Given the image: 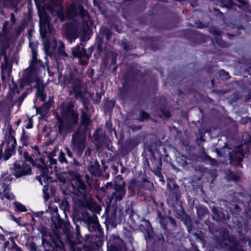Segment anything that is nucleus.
Listing matches in <instances>:
<instances>
[{
  "label": "nucleus",
  "mask_w": 251,
  "mask_h": 251,
  "mask_svg": "<svg viewBox=\"0 0 251 251\" xmlns=\"http://www.w3.org/2000/svg\"><path fill=\"white\" fill-rule=\"evenodd\" d=\"M29 47L32 50V58L30 65V69L31 71H34L36 68V65H37L38 61L37 59L36 50L34 47H32V44L29 43Z\"/></svg>",
  "instance_id": "obj_15"
},
{
  "label": "nucleus",
  "mask_w": 251,
  "mask_h": 251,
  "mask_svg": "<svg viewBox=\"0 0 251 251\" xmlns=\"http://www.w3.org/2000/svg\"><path fill=\"white\" fill-rule=\"evenodd\" d=\"M14 247L16 251H22L21 249L19 248L16 244H14Z\"/></svg>",
  "instance_id": "obj_32"
},
{
  "label": "nucleus",
  "mask_w": 251,
  "mask_h": 251,
  "mask_svg": "<svg viewBox=\"0 0 251 251\" xmlns=\"http://www.w3.org/2000/svg\"><path fill=\"white\" fill-rule=\"evenodd\" d=\"M85 220L87 221V222L89 224L94 223L96 224L97 223V219L95 217H92L91 216H88L87 217H85Z\"/></svg>",
  "instance_id": "obj_21"
},
{
  "label": "nucleus",
  "mask_w": 251,
  "mask_h": 251,
  "mask_svg": "<svg viewBox=\"0 0 251 251\" xmlns=\"http://www.w3.org/2000/svg\"><path fill=\"white\" fill-rule=\"evenodd\" d=\"M151 236H152L151 233L150 232H148V237H149V238L151 237Z\"/></svg>",
  "instance_id": "obj_40"
},
{
  "label": "nucleus",
  "mask_w": 251,
  "mask_h": 251,
  "mask_svg": "<svg viewBox=\"0 0 251 251\" xmlns=\"http://www.w3.org/2000/svg\"><path fill=\"white\" fill-rule=\"evenodd\" d=\"M43 45L47 55L51 56L57 50V43L54 37H52L50 40H45Z\"/></svg>",
  "instance_id": "obj_9"
},
{
  "label": "nucleus",
  "mask_w": 251,
  "mask_h": 251,
  "mask_svg": "<svg viewBox=\"0 0 251 251\" xmlns=\"http://www.w3.org/2000/svg\"><path fill=\"white\" fill-rule=\"evenodd\" d=\"M24 157L26 161L29 162L33 166L36 165V164L35 163L33 159L31 157L28 156L27 153L26 152L24 153Z\"/></svg>",
  "instance_id": "obj_22"
},
{
  "label": "nucleus",
  "mask_w": 251,
  "mask_h": 251,
  "mask_svg": "<svg viewBox=\"0 0 251 251\" xmlns=\"http://www.w3.org/2000/svg\"><path fill=\"white\" fill-rule=\"evenodd\" d=\"M169 115H170V114H169V113H168V114L167 115V116L168 117H169Z\"/></svg>",
  "instance_id": "obj_48"
},
{
  "label": "nucleus",
  "mask_w": 251,
  "mask_h": 251,
  "mask_svg": "<svg viewBox=\"0 0 251 251\" xmlns=\"http://www.w3.org/2000/svg\"><path fill=\"white\" fill-rule=\"evenodd\" d=\"M79 227L78 226H76V230L77 231V232L78 233L79 232Z\"/></svg>",
  "instance_id": "obj_38"
},
{
  "label": "nucleus",
  "mask_w": 251,
  "mask_h": 251,
  "mask_svg": "<svg viewBox=\"0 0 251 251\" xmlns=\"http://www.w3.org/2000/svg\"><path fill=\"white\" fill-rule=\"evenodd\" d=\"M8 244V241L5 242L4 243V247H5V248H6V247H7V246Z\"/></svg>",
  "instance_id": "obj_37"
},
{
  "label": "nucleus",
  "mask_w": 251,
  "mask_h": 251,
  "mask_svg": "<svg viewBox=\"0 0 251 251\" xmlns=\"http://www.w3.org/2000/svg\"><path fill=\"white\" fill-rule=\"evenodd\" d=\"M5 235H10L9 239H10L11 240L12 238H14L17 236V234L16 233H13V232L9 233L8 232H6V233H5Z\"/></svg>",
  "instance_id": "obj_26"
},
{
  "label": "nucleus",
  "mask_w": 251,
  "mask_h": 251,
  "mask_svg": "<svg viewBox=\"0 0 251 251\" xmlns=\"http://www.w3.org/2000/svg\"><path fill=\"white\" fill-rule=\"evenodd\" d=\"M48 190V186H47L46 185H45L43 187V193H46V191Z\"/></svg>",
  "instance_id": "obj_33"
},
{
  "label": "nucleus",
  "mask_w": 251,
  "mask_h": 251,
  "mask_svg": "<svg viewBox=\"0 0 251 251\" xmlns=\"http://www.w3.org/2000/svg\"><path fill=\"white\" fill-rule=\"evenodd\" d=\"M73 149L80 155L85 148V136L84 134L76 132L72 138Z\"/></svg>",
  "instance_id": "obj_5"
},
{
  "label": "nucleus",
  "mask_w": 251,
  "mask_h": 251,
  "mask_svg": "<svg viewBox=\"0 0 251 251\" xmlns=\"http://www.w3.org/2000/svg\"><path fill=\"white\" fill-rule=\"evenodd\" d=\"M22 96H23V97H24V98L25 97H26V95H24V94H23V95H22Z\"/></svg>",
  "instance_id": "obj_45"
},
{
  "label": "nucleus",
  "mask_w": 251,
  "mask_h": 251,
  "mask_svg": "<svg viewBox=\"0 0 251 251\" xmlns=\"http://www.w3.org/2000/svg\"><path fill=\"white\" fill-rule=\"evenodd\" d=\"M64 45L63 43L61 41H59L58 42V46L57 47L58 52L60 55H64V56H67V54L64 51Z\"/></svg>",
  "instance_id": "obj_18"
},
{
  "label": "nucleus",
  "mask_w": 251,
  "mask_h": 251,
  "mask_svg": "<svg viewBox=\"0 0 251 251\" xmlns=\"http://www.w3.org/2000/svg\"><path fill=\"white\" fill-rule=\"evenodd\" d=\"M114 192L112 195V198H116L117 200H121L126 194V186L123 183L122 184H115L114 186Z\"/></svg>",
  "instance_id": "obj_11"
},
{
  "label": "nucleus",
  "mask_w": 251,
  "mask_h": 251,
  "mask_svg": "<svg viewBox=\"0 0 251 251\" xmlns=\"http://www.w3.org/2000/svg\"><path fill=\"white\" fill-rule=\"evenodd\" d=\"M44 242H45V241H44V238H42V244H44Z\"/></svg>",
  "instance_id": "obj_44"
},
{
  "label": "nucleus",
  "mask_w": 251,
  "mask_h": 251,
  "mask_svg": "<svg viewBox=\"0 0 251 251\" xmlns=\"http://www.w3.org/2000/svg\"><path fill=\"white\" fill-rule=\"evenodd\" d=\"M35 151L38 152V147H37V146L35 147Z\"/></svg>",
  "instance_id": "obj_42"
},
{
  "label": "nucleus",
  "mask_w": 251,
  "mask_h": 251,
  "mask_svg": "<svg viewBox=\"0 0 251 251\" xmlns=\"http://www.w3.org/2000/svg\"><path fill=\"white\" fill-rule=\"evenodd\" d=\"M32 125H31V124H30V125L29 124V125H28V126H27V128H31V127H32Z\"/></svg>",
  "instance_id": "obj_41"
},
{
  "label": "nucleus",
  "mask_w": 251,
  "mask_h": 251,
  "mask_svg": "<svg viewBox=\"0 0 251 251\" xmlns=\"http://www.w3.org/2000/svg\"><path fill=\"white\" fill-rule=\"evenodd\" d=\"M81 63H82L83 65H85V64H86V61H82V62H81Z\"/></svg>",
  "instance_id": "obj_43"
},
{
  "label": "nucleus",
  "mask_w": 251,
  "mask_h": 251,
  "mask_svg": "<svg viewBox=\"0 0 251 251\" xmlns=\"http://www.w3.org/2000/svg\"><path fill=\"white\" fill-rule=\"evenodd\" d=\"M44 199H45V201H48L49 198V194L47 193H44Z\"/></svg>",
  "instance_id": "obj_30"
},
{
  "label": "nucleus",
  "mask_w": 251,
  "mask_h": 251,
  "mask_svg": "<svg viewBox=\"0 0 251 251\" xmlns=\"http://www.w3.org/2000/svg\"><path fill=\"white\" fill-rule=\"evenodd\" d=\"M15 206L17 211L19 212H26L27 209L26 207L19 202L16 201L14 203Z\"/></svg>",
  "instance_id": "obj_17"
},
{
  "label": "nucleus",
  "mask_w": 251,
  "mask_h": 251,
  "mask_svg": "<svg viewBox=\"0 0 251 251\" xmlns=\"http://www.w3.org/2000/svg\"><path fill=\"white\" fill-rule=\"evenodd\" d=\"M14 170V175L16 177L29 175L31 173V169L29 166L23 161H19L15 163Z\"/></svg>",
  "instance_id": "obj_7"
},
{
  "label": "nucleus",
  "mask_w": 251,
  "mask_h": 251,
  "mask_svg": "<svg viewBox=\"0 0 251 251\" xmlns=\"http://www.w3.org/2000/svg\"><path fill=\"white\" fill-rule=\"evenodd\" d=\"M9 40L6 35L1 34L0 35V48L1 54L4 56V62L1 65L2 72H5L9 68L8 61L6 59L5 50L9 47Z\"/></svg>",
  "instance_id": "obj_6"
},
{
  "label": "nucleus",
  "mask_w": 251,
  "mask_h": 251,
  "mask_svg": "<svg viewBox=\"0 0 251 251\" xmlns=\"http://www.w3.org/2000/svg\"><path fill=\"white\" fill-rule=\"evenodd\" d=\"M76 181L77 182V185L78 189L80 190H84L85 188V185L83 182L78 179H77Z\"/></svg>",
  "instance_id": "obj_24"
},
{
  "label": "nucleus",
  "mask_w": 251,
  "mask_h": 251,
  "mask_svg": "<svg viewBox=\"0 0 251 251\" xmlns=\"http://www.w3.org/2000/svg\"><path fill=\"white\" fill-rule=\"evenodd\" d=\"M58 160L61 163H67V160H66V158L65 157V154L62 151H61L60 152V154H59V155L58 157Z\"/></svg>",
  "instance_id": "obj_23"
},
{
  "label": "nucleus",
  "mask_w": 251,
  "mask_h": 251,
  "mask_svg": "<svg viewBox=\"0 0 251 251\" xmlns=\"http://www.w3.org/2000/svg\"><path fill=\"white\" fill-rule=\"evenodd\" d=\"M62 118H58V130L60 134H66L72 128L71 125L76 124L78 114L69 106L61 110Z\"/></svg>",
  "instance_id": "obj_1"
},
{
  "label": "nucleus",
  "mask_w": 251,
  "mask_h": 251,
  "mask_svg": "<svg viewBox=\"0 0 251 251\" xmlns=\"http://www.w3.org/2000/svg\"><path fill=\"white\" fill-rule=\"evenodd\" d=\"M142 115H143V116L144 117V118L147 119V118H148V114H147V113H146L143 112V113H142Z\"/></svg>",
  "instance_id": "obj_34"
},
{
  "label": "nucleus",
  "mask_w": 251,
  "mask_h": 251,
  "mask_svg": "<svg viewBox=\"0 0 251 251\" xmlns=\"http://www.w3.org/2000/svg\"><path fill=\"white\" fill-rule=\"evenodd\" d=\"M38 97H40V99L41 100H45L44 95L43 94V93L42 92H39L38 94Z\"/></svg>",
  "instance_id": "obj_27"
},
{
  "label": "nucleus",
  "mask_w": 251,
  "mask_h": 251,
  "mask_svg": "<svg viewBox=\"0 0 251 251\" xmlns=\"http://www.w3.org/2000/svg\"><path fill=\"white\" fill-rule=\"evenodd\" d=\"M41 164H37V167L38 169V173L40 174V175L37 176V178L39 181L41 185H43L42 180L44 181H49L50 179V178L48 176V169L47 167V165L45 163V162L41 160Z\"/></svg>",
  "instance_id": "obj_8"
},
{
  "label": "nucleus",
  "mask_w": 251,
  "mask_h": 251,
  "mask_svg": "<svg viewBox=\"0 0 251 251\" xmlns=\"http://www.w3.org/2000/svg\"><path fill=\"white\" fill-rule=\"evenodd\" d=\"M11 20H12V21H13V22L15 21V18H14V16L13 14H11Z\"/></svg>",
  "instance_id": "obj_35"
},
{
  "label": "nucleus",
  "mask_w": 251,
  "mask_h": 251,
  "mask_svg": "<svg viewBox=\"0 0 251 251\" xmlns=\"http://www.w3.org/2000/svg\"><path fill=\"white\" fill-rule=\"evenodd\" d=\"M4 28H5V25H4V26L3 27V29H4Z\"/></svg>",
  "instance_id": "obj_49"
},
{
  "label": "nucleus",
  "mask_w": 251,
  "mask_h": 251,
  "mask_svg": "<svg viewBox=\"0 0 251 251\" xmlns=\"http://www.w3.org/2000/svg\"><path fill=\"white\" fill-rule=\"evenodd\" d=\"M13 220L15 221L17 223H18L19 225L20 222V219L19 218H16L15 217H14L13 216L12 217Z\"/></svg>",
  "instance_id": "obj_31"
},
{
  "label": "nucleus",
  "mask_w": 251,
  "mask_h": 251,
  "mask_svg": "<svg viewBox=\"0 0 251 251\" xmlns=\"http://www.w3.org/2000/svg\"><path fill=\"white\" fill-rule=\"evenodd\" d=\"M40 17V31L41 36L45 38L48 31L51 35L54 33V29L49 23V16L45 11V9L39 10Z\"/></svg>",
  "instance_id": "obj_2"
},
{
  "label": "nucleus",
  "mask_w": 251,
  "mask_h": 251,
  "mask_svg": "<svg viewBox=\"0 0 251 251\" xmlns=\"http://www.w3.org/2000/svg\"><path fill=\"white\" fill-rule=\"evenodd\" d=\"M77 14H79L84 21L89 19L88 12L79 4L72 3L67 7V15L69 18H73Z\"/></svg>",
  "instance_id": "obj_4"
},
{
  "label": "nucleus",
  "mask_w": 251,
  "mask_h": 251,
  "mask_svg": "<svg viewBox=\"0 0 251 251\" xmlns=\"http://www.w3.org/2000/svg\"><path fill=\"white\" fill-rule=\"evenodd\" d=\"M6 5H14L17 2V0H3Z\"/></svg>",
  "instance_id": "obj_25"
},
{
  "label": "nucleus",
  "mask_w": 251,
  "mask_h": 251,
  "mask_svg": "<svg viewBox=\"0 0 251 251\" xmlns=\"http://www.w3.org/2000/svg\"><path fill=\"white\" fill-rule=\"evenodd\" d=\"M242 147L243 146L237 147L235 149L234 153L230 154L229 158L231 163H233L234 160H236L238 164L242 161V158L244 155V153L241 150Z\"/></svg>",
  "instance_id": "obj_12"
},
{
  "label": "nucleus",
  "mask_w": 251,
  "mask_h": 251,
  "mask_svg": "<svg viewBox=\"0 0 251 251\" xmlns=\"http://www.w3.org/2000/svg\"><path fill=\"white\" fill-rule=\"evenodd\" d=\"M62 0H50V3H46V8L53 15H56L61 21L65 20V15L61 6Z\"/></svg>",
  "instance_id": "obj_3"
},
{
  "label": "nucleus",
  "mask_w": 251,
  "mask_h": 251,
  "mask_svg": "<svg viewBox=\"0 0 251 251\" xmlns=\"http://www.w3.org/2000/svg\"><path fill=\"white\" fill-rule=\"evenodd\" d=\"M48 161L50 162L49 165L51 168L56 167V164L57 162L56 159L53 158L51 156H49L48 158Z\"/></svg>",
  "instance_id": "obj_20"
},
{
  "label": "nucleus",
  "mask_w": 251,
  "mask_h": 251,
  "mask_svg": "<svg viewBox=\"0 0 251 251\" xmlns=\"http://www.w3.org/2000/svg\"><path fill=\"white\" fill-rule=\"evenodd\" d=\"M73 54L77 57H86L87 59H89L90 57V54L87 53L86 50L83 49H80L79 46H76L72 49Z\"/></svg>",
  "instance_id": "obj_13"
},
{
  "label": "nucleus",
  "mask_w": 251,
  "mask_h": 251,
  "mask_svg": "<svg viewBox=\"0 0 251 251\" xmlns=\"http://www.w3.org/2000/svg\"><path fill=\"white\" fill-rule=\"evenodd\" d=\"M6 149L5 150V154L4 156V160H8L11 156V152L15 148L16 144V139L11 135H8L6 137Z\"/></svg>",
  "instance_id": "obj_10"
},
{
  "label": "nucleus",
  "mask_w": 251,
  "mask_h": 251,
  "mask_svg": "<svg viewBox=\"0 0 251 251\" xmlns=\"http://www.w3.org/2000/svg\"><path fill=\"white\" fill-rule=\"evenodd\" d=\"M81 123L83 125L88 126L90 124V119L86 114L83 112L81 115Z\"/></svg>",
  "instance_id": "obj_19"
},
{
  "label": "nucleus",
  "mask_w": 251,
  "mask_h": 251,
  "mask_svg": "<svg viewBox=\"0 0 251 251\" xmlns=\"http://www.w3.org/2000/svg\"><path fill=\"white\" fill-rule=\"evenodd\" d=\"M65 150L67 153L68 156L70 157H71L72 156V154L70 151V150L69 149V148L67 147H65Z\"/></svg>",
  "instance_id": "obj_28"
},
{
  "label": "nucleus",
  "mask_w": 251,
  "mask_h": 251,
  "mask_svg": "<svg viewBox=\"0 0 251 251\" xmlns=\"http://www.w3.org/2000/svg\"><path fill=\"white\" fill-rule=\"evenodd\" d=\"M159 180H160V181H163V180H162V178H161V177H160V179H159Z\"/></svg>",
  "instance_id": "obj_47"
},
{
  "label": "nucleus",
  "mask_w": 251,
  "mask_h": 251,
  "mask_svg": "<svg viewBox=\"0 0 251 251\" xmlns=\"http://www.w3.org/2000/svg\"><path fill=\"white\" fill-rule=\"evenodd\" d=\"M1 154H2V150H1V149L0 148V159L1 158V156H2Z\"/></svg>",
  "instance_id": "obj_39"
},
{
  "label": "nucleus",
  "mask_w": 251,
  "mask_h": 251,
  "mask_svg": "<svg viewBox=\"0 0 251 251\" xmlns=\"http://www.w3.org/2000/svg\"><path fill=\"white\" fill-rule=\"evenodd\" d=\"M1 190L3 193L4 197L6 199L9 200H13L14 199L15 197L13 194L10 192V188L8 185L0 184V194L2 193Z\"/></svg>",
  "instance_id": "obj_14"
},
{
  "label": "nucleus",
  "mask_w": 251,
  "mask_h": 251,
  "mask_svg": "<svg viewBox=\"0 0 251 251\" xmlns=\"http://www.w3.org/2000/svg\"><path fill=\"white\" fill-rule=\"evenodd\" d=\"M26 89L27 90H30V89H31L30 87H29V88H26Z\"/></svg>",
  "instance_id": "obj_46"
},
{
  "label": "nucleus",
  "mask_w": 251,
  "mask_h": 251,
  "mask_svg": "<svg viewBox=\"0 0 251 251\" xmlns=\"http://www.w3.org/2000/svg\"><path fill=\"white\" fill-rule=\"evenodd\" d=\"M230 174L231 175V176L229 177L230 178H231L234 180H237L238 179V176H237V175H233L232 172H230Z\"/></svg>",
  "instance_id": "obj_29"
},
{
  "label": "nucleus",
  "mask_w": 251,
  "mask_h": 251,
  "mask_svg": "<svg viewBox=\"0 0 251 251\" xmlns=\"http://www.w3.org/2000/svg\"><path fill=\"white\" fill-rule=\"evenodd\" d=\"M30 83L31 82L27 78H24L22 79L20 83L19 86L15 87L12 92L13 93L16 92L17 94H19L22 90L25 88V86H29Z\"/></svg>",
  "instance_id": "obj_16"
},
{
  "label": "nucleus",
  "mask_w": 251,
  "mask_h": 251,
  "mask_svg": "<svg viewBox=\"0 0 251 251\" xmlns=\"http://www.w3.org/2000/svg\"><path fill=\"white\" fill-rule=\"evenodd\" d=\"M245 141L246 142H251V137H250L249 140H247V139H245Z\"/></svg>",
  "instance_id": "obj_36"
}]
</instances>
